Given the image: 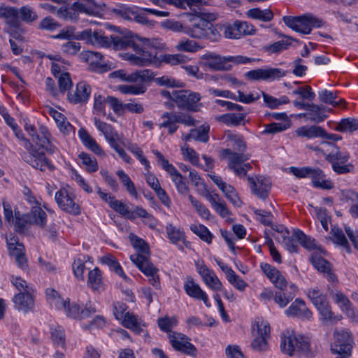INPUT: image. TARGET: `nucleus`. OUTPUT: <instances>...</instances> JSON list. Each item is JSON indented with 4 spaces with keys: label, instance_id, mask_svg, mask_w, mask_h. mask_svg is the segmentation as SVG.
Returning <instances> with one entry per match:
<instances>
[{
    "label": "nucleus",
    "instance_id": "obj_38",
    "mask_svg": "<svg viewBox=\"0 0 358 358\" xmlns=\"http://www.w3.org/2000/svg\"><path fill=\"white\" fill-rule=\"evenodd\" d=\"M290 292L286 289L281 292H276L273 296V300L280 308H285L294 298L297 290L294 284L289 285Z\"/></svg>",
    "mask_w": 358,
    "mask_h": 358
},
{
    "label": "nucleus",
    "instance_id": "obj_43",
    "mask_svg": "<svg viewBox=\"0 0 358 358\" xmlns=\"http://www.w3.org/2000/svg\"><path fill=\"white\" fill-rule=\"evenodd\" d=\"M209 126H201L197 129L190 130L189 134L182 135V139L185 141H189L191 139L206 143L208 141Z\"/></svg>",
    "mask_w": 358,
    "mask_h": 358
},
{
    "label": "nucleus",
    "instance_id": "obj_4",
    "mask_svg": "<svg viewBox=\"0 0 358 358\" xmlns=\"http://www.w3.org/2000/svg\"><path fill=\"white\" fill-rule=\"evenodd\" d=\"M306 294L320 315L323 322H336L341 316H334L328 301L327 294L318 287H312L306 290Z\"/></svg>",
    "mask_w": 358,
    "mask_h": 358
},
{
    "label": "nucleus",
    "instance_id": "obj_3",
    "mask_svg": "<svg viewBox=\"0 0 358 358\" xmlns=\"http://www.w3.org/2000/svg\"><path fill=\"white\" fill-rule=\"evenodd\" d=\"M281 348L282 352L290 356L295 352H299L307 357H313L316 352L308 337L296 336L289 331L284 334L282 337Z\"/></svg>",
    "mask_w": 358,
    "mask_h": 358
},
{
    "label": "nucleus",
    "instance_id": "obj_29",
    "mask_svg": "<svg viewBox=\"0 0 358 358\" xmlns=\"http://www.w3.org/2000/svg\"><path fill=\"white\" fill-rule=\"evenodd\" d=\"M310 259L314 267L320 272L323 273L329 281L337 280L336 275L332 272L331 264L327 260L315 253L311 255Z\"/></svg>",
    "mask_w": 358,
    "mask_h": 358
},
{
    "label": "nucleus",
    "instance_id": "obj_22",
    "mask_svg": "<svg viewBox=\"0 0 358 358\" xmlns=\"http://www.w3.org/2000/svg\"><path fill=\"white\" fill-rule=\"evenodd\" d=\"M14 307L24 313L33 310L34 308V290L33 292H18L13 298Z\"/></svg>",
    "mask_w": 358,
    "mask_h": 358
},
{
    "label": "nucleus",
    "instance_id": "obj_39",
    "mask_svg": "<svg viewBox=\"0 0 358 358\" xmlns=\"http://www.w3.org/2000/svg\"><path fill=\"white\" fill-rule=\"evenodd\" d=\"M246 117L245 113H229L216 117V120L227 126L236 127L241 124H244V120Z\"/></svg>",
    "mask_w": 358,
    "mask_h": 358
},
{
    "label": "nucleus",
    "instance_id": "obj_46",
    "mask_svg": "<svg viewBox=\"0 0 358 358\" xmlns=\"http://www.w3.org/2000/svg\"><path fill=\"white\" fill-rule=\"evenodd\" d=\"M322 108L315 104H310L307 108V113H301L299 115L315 122H322L325 116L321 113Z\"/></svg>",
    "mask_w": 358,
    "mask_h": 358
},
{
    "label": "nucleus",
    "instance_id": "obj_50",
    "mask_svg": "<svg viewBox=\"0 0 358 358\" xmlns=\"http://www.w3.org/2000/svg\"><path fill=\"white\" fill-rule=\"evenodd\" d=\"M110 207L125 217L134 220L136 217V208L132 210L125 203H109Z\"/></svg>",
    "mask_w": 358,
    "mask_h": 358
},
{
    "label": "nucleus",
    "instance_id": "obj_20",
    "mask_svg": "<svg viewBox=\"0 0 358 358\" xmlns=\"http://www.w3.org/2000/svg\"><path fill=\"white\" fill-rule=\"evenodd\" d=\"M132 259L136 262V266L138 269L148 277L150 284L156 289H159V269L151 262H148L145 259H141L143 262H141L138 256H133Z\"/></svg>",
    "mask_w": 358,
    "mask_h": 358
},
{
    "label": "nucleus",
    "instance_id": "obj_6",
    "mask_svg": "<svg viewBox=\"0 0 358 358\" xmlns=\"http://www.w3.org/2000/svg\"><path fill=\"white\" fill-rule=\"evenodd\" d=\"M185 32L193 38L213 42L217 41L221 37L215 27L203 18L195 20Z\"/></svg>",
    "mask_w": 358,
    "mask_h": 358
},
{
    "label": "nucleus",
    "instance_id": "obj_10",
    "mask_svg": "<svg viewBox=\"0 0 358 358\" xmlns=\"http://www.w3.org/2000/svg\"><path fill=\"white\" fill-rule=\"evenodd\" d=\"M201 95L189 90H178L173 94V101L177 107L182 110L198 112L203 107L200 103Z\"/></svg>",
    "mask_w": 358,
    "mask_h": 358
},
{
    "label": "nucleus",
    "instance_id": "obj_12",
    "mask_svg": "<svg viewBox=\"0 0 358 358\" xmlns=\"http://www.w3.org/2000/svg\"><path fill=\"white\" fill-rule=\"evenodd\" d=\"M287 75V71L279 68L257 69L245 73V78L250 80L273 81Z\"/></svg>",
    "mask_w": 358,
    "mask_h": 358
},
{
    "label": "nucleus",
    "instance_id": "obj_49",
    "mask_svg": "<svg viewBox=\"0 0 358 358\" xmlns=\"http://www.w3.org/2000/svg\"><path fill=\"white\" fill-rule=\"evenodd\" d=\"M87 284L89 287L94 290H98L102 287L101 273L98 268L89 271Z\"/></svg>",
    "mask_w": 358,
    "mask_h": 358
},
{
    "label": "nucleus",
    "instance_id": "obj_31",
    "mask_svg": "<svg viewBox=\"0 0 358 358\" xmlns=\"http://www.w3.org/2000/svg\"><path fill=\"white\" fill-rule=\"evenodd\" d=\"M312 184L315 188L322 189H331L334 187V183L327 178L324 171L319 168H311L309 177Z\"/></svg>",
    "mask_w": 358,
    "mask_h": 358
},
{
    "label": "nucleus",
    "instance_id": "obj_37",
    "mask_svg": "<svg viewBox=\"0 0 358 358\" xmlns=\"http://www.w3.org/2000/svg\"><path fill=\"white\" fill-rule=\"evenodd\" d=\"M226 142L227 146L232 152L236 153H245L246 144L241 136L228 132L226 134Z\"/></svg>",
    "mask_w": 358,
    "mask_h": 358
},
{
    "label": "nucleus",
    "instance_id": "obj_48",
    "mask_svg": "<svg viewBox=\"0 0 358 358\" xmlns=\"http://www.w3.org/2000/svg\"><path fill=\"white\" fill-rule=\"evenodd\" d=\"M136 85H122L118 87V90L124 94L138 95L145 92L146 86L144 83L136 82Z\"/></svg>",
    "mask_w": 358,
    "mask_h": 358
},
{
    "label": "nucleus",
    "instance_id": "obj_19",
    "mask_svg": "<svg viewBox=\"0 0 358 358\" xmlns=\"http://www.w3.org/2000/svg\"><path fill=\"white\" fill-rule=\"evenodd\" d=\"M80 57L88 63L90 69L97 73H104L111 69V65L102 59V55L98 52L86 51L80 54Z\"/></svg>",
    "mask_w": 358,
    "mask_h": 358
},
{
    "label": "nucleus",
    "instance_id": "obj_51",
    "mask_svg": "<svg viewBox=\"0 0 358 358\" xmlns=\"http://www.w3.org/2000/svg\"><path fill=\"white\" fill-rule=\"evenodd\" d=\"M51 338L54 343L62 348L65 347V334L62 327L52 325L50 328Z\"/></svg>",
    "mask_w": 358,
    "mask_h": 358
},
{
    "label": "nucleus",
    "instance_id": "obj_21",
    "mask_svg": "<svg viewBox=\"0 0 358 358\" xmlns=\"http://www.w3.org/2000/svg\"><path fill=\"white\" fill-rule=\"evenodd\" d=\"M260 267L264 273L276 288L281 291L287 289L288 282L280 271L267 263H262Z\"/></svg>",
    "mask_w": 358,
    "mask_h": 358
},
{
    "label": "nucleus",
    "instance_id": "obj_62",
    "mask_svg": "<svg viewBox=\"0 0 358 358\" xmlns=\"http://www.w3.org/2000/svg\"><path fill=\"white\" fill-rule=\"evenodd\" d=\"M331 233L334 239V241L343 246L348 252H350V248L348 242V240L343 232V231L338 228L334 227L331 229Z\"/></svg>",
    "mask_w": 358,
    "mask_h": 358
},
{
    "label": "nucleus",
    "instance_id": "obj_30",
    "mask_svg": "<svg viewBox=\"0 0 358 358\" xmlns=\"http://www.w3.org/2000/svg\"><path fill=\"white\" fill-rule=\"evenodd\" d=\"M94 123L98 130L104 135L110 145L115 150L118 149L120 146L117 144V141L120 140V136L114 130V128L110 124L102 122L98 119H95Z\"/></svg>",
    "mask_w": 358,
    "mask_h": 358
},
{
    "label": "nucleus",
    "instance_id": "obj_34",
    "mask_svg": "<svg viewBox=\"0 0 358 358\" xmlns=\"http://www.w3.org/2000/svg\"><path fill=\"white\" fill-rule=\"evenodd\" d=\"M138 39V36L131 34L121 36H111L110 47L117 50L132 48Z\"/></svg>",
    "mask_w": 358,
    "mask_h": 358
},
{
    "label": "nucleus",
    "instance_id": "obj_26",
    "mask_svg": "<svg viewBox=\"0 0 358 358\" xmlns=\"http://www.w3.org/2000/svg\"><path fill=\"white\" fill-rule=\"evenodd\" d=\"M203 65L215 71H228L231 66L228 64L227 57H222L217 54L210 52L203 55Z\"/></svg>",
    "mask_w": 358,
    "mask_h": 358
},
{
    "label": "nucleus",
    "instance_id": "obj_32",
    "mask_svg": "<svg viewBox=\"0 0 358 358\" xmlns=\"http://www.w3.org/2000/svg\"><path fill=\"white\" fill-rule=\"evenodd\" d=\"M73 4L81 13L90 16H99L101 6L95 0H73Z\"/></svg>",
    "mask_w": 358,
    "mask_h": 358
},
{
    "label": "nucleus",
    "instance_id": "obj_53",
    "mask_svg": "<svg viewBox=\"0 0 358 358\" xmlns=\"http://www.w3.org/2000/svg\"><path fill=\"white\" fill-rule=\"evenodd\" d=\"M168 238L173 243L176 244L179 241L185 240V233L172 224H168L166 227Z\"/></svg>",
    "mask_w": 358,
    "mask_h": 358
},
{
    "label": "nucleus",
    "instance_id": "obj_42",
    "mask_svg": "<svg viewBox=\"0 0 358 358\" xmlns=\"http://www.w3.org/2000/svg\"><path fill=\"white\" fill-rule=\"evenodd\" d=\"M81 13L78 8L72 3L69 7H61L57 10V16L62 20L76 22L80 18Z\"/></svg>",
    "mask_w": 358,
    "mask_h": 358
},
{
    "label": "nucleus",
    "instance_id": "obj_36",
    "mask_svg": "<svg viewBox=\"0 0 358 358\" xmlns=\"http://www.w3.org/2000/svg\"><path fill=\"white\" fill-rule=\"evenodd\" d=\"M120 320L124 327L131 329L138 334L143 332V328L145 326L141 318L129 311H127L124 317Z\"/></svg>",
    "mask_w": 358,
    "mask_h": 358
},
{
    "label": "nucleus",
    "instance_id": "obj_54",
    "mask_svg": "<svg viewBox=\"0 0 358 358\" xmlns=\"http://www.w3.org/2000/svg\"><path fill=\"white\" fill-rule=\"evenodd\" d=\"M46 298L49 303L59 310L65 306V300L62 299L58 292L54 289L48 288L45 290Z\"/></svg>",
    "mask_w": 358,
    "mask_h": 358
},
{
    "label": "nucleus",
    "instance_id": "obj_24",
    "mask_svg": "<svg viewBox=\"0 0 358 358\" xmlns=\"http://www.w3.org/2000/svg\"><path fill=\"white\" fill-rule=\"evenodd\" d=\"M334 301L341 308V310L354 320L358 319V312L354 308L348 298L340 291H330Z\"/></svg>",
    "mask_w": 358,
    "mask_h": 358
},
{
    "label": "nucleus",
    "instance_id": "obj_52",
    "mask_svg": "<svg viewBox=\"0 0 358 358\" xmlns=\"http://www.w3.org/2000/svg\"><path fill=\"white\" fill-rule=\"evenodd\" d=\"M336 131L341 132H352L358 129V120L354 118L343 119L336 127Z\"/></svg>",
    "mask_w": 358,
    "mask_h": 358
},
{
    "label": "nucleus",
    "instance_id": "obj_57",
    "mask_svg": "<svg viewBox=\"0 0 358 358\" xmlns=\"http://www.w3.org/2000/svg\"><path fill=\"white\" fill-rule=\"evenodd\" d=\"M290 126L289 120L283 122H273L264 126L265 129L262 131V134H275L286 130Z\"/></svg>",
    "mask_w": 358,
    "mask_h": 358
},
{
    "label": "nucleus",
    "instance_id": "obj_11",
    "mask_svg": "<svg viewBox=\"0 0 358 358\" xmlns=\"http://www.w3.org/2000/svg\"><path fill=\"white\" fill-rule=\"evenodd\" d=\"M224 36L227 38L238 39L243 36L253 35L256 29L247 22L236 21L232 24H226L222 27Z\"/></svg>",
    "mask_w": 358,
    "mask_h": 358
},
{
    "label": "nucleus",
    "instance_id": "obj_2",
    "mask_svg": "<svg viewBox=\"0 0 358 358\" xmlns=\"http://www.w3.org/2000/svg\"><path fill=\"white\" fill-rule=\"evenodd\" d=\"M149 40L140 38L132 48L134 52H125L121 55L124 60L138 66H147L157 62V52L148 50L145 46Z\"/></svg>",
    "mask_w": 358,
    "mask_h": 358
},
{
    "label": "nucleus",
    "instance_id": "obj_60",
    "mask_svg": "<svg viewBox=\"0 0 358 358\" xmlns=\"http://www.w3.org/2000/svg\"><path fill=\"white\" fill-rule=\"evenodd\" d=\"M127 148L132 152L140 162L145 166L147 171L150 168V163L146 157L143 154V150L136 145L134 143H128Z\"/></svg>",
    "mask_w": 358,
    "mask_h": 358
},
{
    "label": "nucleus",
    "instance_id": "obj_44",
    "mask_svg": "<svg viewBox=\"0 0 358 358\" xmlns=\"http://www.w3.org/2000/svg\"><path fill=\"white\" fill-rule=\"evenodd\" d=\"M78 134L83 143L88 149L96 155H101L102 153V150L100 146L85 129H80Z\"/></svg>",
    "mask_w": 358,
    "mask_h": 358
},
{
    "label": "nucleus",
    "instance_id": "obj_7",
    "mask_svg": "<svg viewBox=\"0 0 358 358\" xmlns=\"http://www.w3.org/2000/svg\"><path fill=\"white\" fill-rule=\"evenodd\" d=\"M221 157L228 160V167L238 177L246 176L247 171L252 168L250 163H245L251 155L248 153H236L230 149H223Z\"/></svg>",
    "mask_w": 358,
    "mask_h": 358
},
{
    "label": "nucleus",
    "instance_id": "obj_5",
    "mask_svg": "<svg viewBox=\"0 0 358 358\" xmlns=\"http://www.w3.org/2000/svg\"><path fill=\"white\" fill-rule=\"evenodd\" d=\"M323 144L329 148V150L326 155L325 159L331 163L333 170L338 174L350 172L353 166L350 164H345L349 159V153L345 151L340 150L333 143H324Z\"/></svg>",
    "mask_w": 358,
    "mask_h": 358
},
{
    "label": "nucleus",
    "instance_id": "obj_40",
    "mask_svg": "<svg viewBox=\"0 0 358 358\" xmlns=\"http://www.w3.org/2000/svg\"><path fill=\"white\" fill-rule=\"evenodd\" d=\"M102 264L107 265L110 270L114 271L120 276L125 282H130L131 279L124 273L120 264L115 257L111 255H107L101 258Z\"/></svg>",
    "mask_w": 358,
    "mask_h": 358
},
{
    "label": "nucleus",
    "instance_id": "obj_56",
    "mask_svg": "<svg viewBox=\"0 0 358 358\" xmlns=\"http://www.w3.org/2000/svg\"><path fill=\"white\" fill-rule=\"evenodd\" d=\"M190 229L193 233L199 236L201 240L208 243H211L213 235L204 225L192 224Z\"/></svg>",
    "mask_w": 358,
    "mask_h": 358
},
{
    "label": "nucleus",
    "instance_id": "obj_1",
    "mask_svg": "<svg viewBox=\"0 0 358 358\" xmlns=\"http://www.w3.org/2000/svg\"><path fill=\"white\" fill-rule=\"evenodd\" d=\"M25 129L31 138L35 145H31L29 154L25 156L24 160L31 166L42 171H52L54 166L47 159L44 150L53 153L55 147L50 143V133L48 129L41 125L37 130L32 125H26Z\"/></svg>",
    "mask_w": 358,
    "mask_h": 358
},
{
    "label": "nucleus",
    "instance_id": "obj_25",
    "mask_svg": "<svg viewBox=\"0 0 358 358\" xmlns=\"http://www.w3.org/2000/svg\"><path fill=\"white\" fill-rule=\"evenodd\" d=\"M285 313L289 317H297L306 320H310L313 316V313L306 306L305 301L299 298L294 300L285 310Z\"/></svg>",
    "mask_w": 358,
    "mask_h": 358
},
{
    "label": "nucleus",
    "instance_id": "obj_13",
    "mask_svg": "<svg viewBox=\"0 0 358 358\" xmlns=\"http://www.w3.org/2000/svg\"><path fill=\"white\" fill-rule=\"evenodd\" d=\"M248 181L252 192L257 195L258 199L262 200L268 199L272 186L269 178L263 176L248 177Z\"/></svg>",
    "mask_w": 358,
    "mask_h": 358
},
{
    "label": "nucleus",
    "instance_id": "obj_16",
    "mask_svg": "<svg viewBox=\"0 0 358 358\" xmlns=\"http://www.w3.org/2000/svg\"><path fill=\"white\" fill-rule=\"evenodd\" d=\"M76 39L84 40L87 44L98 47L108 48L111 46V37L108 38L101 31H92L90 29H85L80 32Z\"/></svg>",
    "mask_w": 358,
    "mask_h": 358
},
{
    "label": "nucleus",
    "instance_id": "obj_33",
    "mask_svg": "<svg viewBox=\"0 0 358 358\" xmlns=\"http://www.w3.org/2000/svg\"><path fill=\"white\" fill-rule=\"evenodd\" d=\"M166 5L173 6L180 9H185L187 6L192 10H195L208 5V2L206 0H162V7Z\"/></svg>",
    "mask_w": 358,
    "mask_h": 358
},
{
    "label": "nucleus",
    "instance_id": "obj_8",
    "mask_svg": "<svg viewBox=\"0 0 358 358\" xmlns=\"http://www.w3.org/2000/svg\"><path fill=\"white\" fill-rule=\"evenodd\" d=\"M282 20L287 27L303 34H308L313 27H320L323 24L321 20L310 15L298 17L284 16Z\"/></svg>",
    "mask_w": 358,
    "mask_h": 358
},
{
    "label": "nucleus",
    "instance_id": "obj_14",
    "mask_svg": "<svg viewBox=\"0 0 358 358\" xmlns=\"http://www.w3.org/2000/svg\"><path fill=\"white\" fill-rule=\"evenodd\" d=\"M110 78H120L127 82L147 83L154 78L153 73L149 69L138 70L127 74L124 70H117L110 73Z\"/></svg>",
    "mask_w": 358,
    "mask_h": 358
},
{
    "label": "nucleus",
    "instance_id": "obj_61",
    "mask_svg": "<svg viewBox=\"0 0 358 358\" xmlns=\"http://www.w3.org/2000/svg\"><path fill=\"white\" fill-rule=\"evenodd\" d=\"M82 164L85 166V169L89 172H95L98 169V164L94 157H91L90 155L81 152L79 155Z\"/></svg>",
    "mask_w": 358,
    "mask_h": 358
},
{
    "label": "nucleus",
    "instance_id": "obj_18",
    "mask_svg": "<svg viewBox=\"0 0 358 358\" xmlns=\"http://www.w3.org/2000/svg\"><path fill=\"white\" fill-rule=\"evenodd\" d=\"M184 290L189 297L202 301L207 307H210L208 296L191 276H187L183 285Z\"/></svg>",
    "mask_w": 358,
    "mask_h": 358
},
{
    "label": "nucleus",
    "instance_id": "obj_41",
    "mask_svg": "<svg viewBox=\"0 0 358 358\" xmlns=\"http://www.w3.org/2000/svg\"><path fill=\"white\" fill-rule=\"evenodd\" d=\"M298 137H306L308 138H313L321 137L325 135L324 130L319 126H303L299 127L295 131Z\"/></svg>",
    "mask_w": 358,
    "mask_h": 358
},
{
    "label": "nucleus",
    "instance_id": "obj_63",
    "mask_svg": "<svg viewBox=\"0 0 358 358\" xmlns=\"http://www.w3.org/2000/svg\"><path fill=\"white\" fill-rule=\"evenodd\" d=\"M162 59L166 64H169L171 65H177L186 64L188 62L189 58L182 54H167L164 55Z\"/></svg>",
    "mask_w": 358,
    "mask_h": 358
},
{
    "label": "nucleus",
    "instance_id": "obj_35",
    "mask_svg": "<svg viewBox=\"0 0 358 358\" xmlns=\"http://www.w3.org/2000/svg\"><path fill=\"white\" fill-rule=\"evenodd\" d=\"M131 243L133 247L136 249V253L131 255L130 256V259L131 262L136 265V262L133 260V256H138L139 257V261L143 262L141 259H145L148 262H150V250L149 247L147 243L143 239L138 238L137 236H134L131 238Z\"/></svg>",
    "mask_w": 358,
    "mask_h": 358
},
{
    "label": "nucleus",
    "instance_id": "obj_59",
    "mask_svg": "<svg viewBox=\"0 0 358 358\" xmlns=\"http://www.w3.org/2000/svg\"><path fill=\"white\" fill-rule=\"evenodd\" d=\"M319 99L321 101L332 105L333 106H338L341 103L343 102V100L339 101H335L336 98V92L323 90L319 92Z\"/></svg>",
    "mask_w": 358,
    "mask_h": 358
},
{
    "label": "nucleus",
    "instance_id": "obj_23",
    "mask_svg": "<svg viewBox=\"0 0 358 358\" xmlns=\"http://www.w3.org/2000/svg\"><path fill=\"white\" fill-rule=\"evenodd\" d=\"M59 310H63L68 317L77 320L85 319L96 313V308L92 306L80 310L79 306L75 303H71L69 299L65 300V306L61 307Z\"/></svg>",
    "mask_w": 358,
    "mask_h": 358
},
{
    "label": "nucleus",
    "instance_id": "obj_27",
    "mask_svg": "<svg viewBox=\"0 0 358 358\" xmlns=\"http://www.w3.org/2000/svg\"><path fill=\"white\" fill-rule=\"evenodd\" d=\"M292 236L306 250H313V253L315 254H317V252L320 254L325 253L324 249L316 242L315 238L306 235L302 231L294 230Z\"/></svg>",
    "mask_w": 358,
    "mask_h": 358
},
{
    "label": "nucleus",
    "instance_id": "obj_28",
    "mask_svg": "<svg viewBox=\"0 0 358 358\" xmlns=\"http://www.w3.org/2000/svg\"><path fill=\"white\" fill-rule=\"evenodd\" d=\"M90 87L85 82L77 84L75 90L68 93V100L73 104L85 103L90 96Z\"/></svg>",
    "mask_w": 358,
    "mask_h": 358
},
{
    "label": "nucleus",
    "instance_id": "obj_9",
    "mask_svg": "<svg viewBox=\"0 0 358 358\" xmlns=\"http://www.w3.org/2000/svg\"><path fill=\"white\" fill-rule=\"evenodd\" d=\"M334 341L331 345L333 353L338 354L336 358H348L351 355L354 341L350 331L344 329L335 330Z\"/></svg>",
    "mask_w": 358,
    "mask_h": 358
},
{
    "label": "nucleus",
    "instance_id": "obj_15",
    "mask_svg": "<svg viewBox=\"0 0 358 358\" xmlns=\"http://www.w3.org/2000/svg\"><path fill=\"white\" fill-rule=\"evenodd\" d=\"M168 338L175 350L189 355L196 352V348L190 343V339L186 335L178 332H170Z\"/></svg>",
    "mask_w": 358,
    "mask_h": 358
},
{
    "label": "nucleus",
    "instance_id": "obj_64",
    "mask_svg": "<svg viewBox=\"0 0 358 358\" xmlns=\"http://www.w3.org/2000/svg\"><path fill=\"white\" fill-rule=\"evenodd\" d=\"M195 266L196 271L201 277L204 283L207 282V280L213 275L215 272L208 268L206 265L204 264L203 260H199L195 262Z\"/></svg>",
    "mask_w": 358,
    "mask_h": 358
},
{
    "label": "nucleus",
    "instance_id": "obj_45",
    "mask_svg": "<svg viewBox=\"0 0 358 358\" xmlns=\"http://www.w3.org/2000/svg\"><path fill=\"white\" fill-rule=\"evenodd\" d=\"M246 15L252 19L262 22H270L273 18V13L269 9L261 10L260 8H252L247 11Z\"/></svg>",
    "mask_w": 358,
    "mask_h": 358
},
{
    "label": "nucleus",
    "instance_id": "obj_47",
    "mask_svg": "<svg viewBox=\"0 0 358 358\" xmlns=\"http://www.w3.org/2000/svg\"><path fill=\"white\" fill-rule=\"evenodd\" d=\"M30 219L34 224L38 225L43 227L46 224V213L41 208V206L36 205L34 206L29 213Z\"/></svg>",
    "mask_w": 358,
    "mask_h": 358
},
{
    "label": "nucleus",
    "instance_id": "obj_58",
    "mask_svg": "<svg viewBox=\"0 0 358 358\" xmlns=\"http://www.w3.org/2000/svg\"><path fill=\"white\" fill-rule=\"evenodd\" d=\"M157 323L159 329L169 334L173 332L171 329L177 325L178 320L176 317H164L159 318Z\"/></svg>",
    "mask_w": 358,
    "mask_h": 358
},
{
    "label": "nucleus",
    "instance_id": "obj_55",
    "mask_svg": "<svg viewBox=\"0 0 358 358\" xmlns=\"http://www.w3.org/2000/svg\"><path fill=\"white\" fill-rule=\"evenodd\" d=\"M15 227L18 231H23L27 225L34 224L29 214H21L15 210Z\"/></svg>",
    "mask_w": 358,
    "mask_h": 358
},
{
    "label": "nucleus",
    "instance_id": "obj_17",
    "mask_svg": "<svg viewBox=\"0 0 358 358\" xmlns=\"http://www.w3.org/2000/svg\"><path fill=\"white\" fill-rule=\"evenodd\" d=\"M19 11L17 8L9 6H0V18L6 20L8 24V32L15 38H18L19 34L15 30L18 28Z\"/></svg>",
    "mask_w": 358,
    "mask_h": 358
}]
</instances>
